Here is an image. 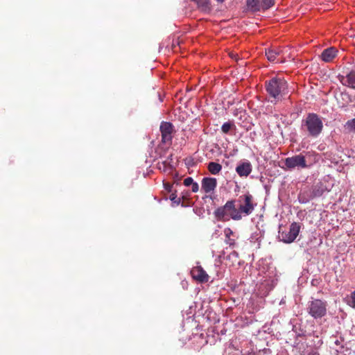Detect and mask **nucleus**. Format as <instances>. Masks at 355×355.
<instances>
[{"mask_svg": "<svg viewBox=\"0 0 355 355\" xmlns=\"http://www.w3.org/2000/svg\"><path fill=\"white\" fill-rule=\"evenodd\" d=\"M217 186V181L214 178H204L202 180V189L209 193L213 191Z\"/></svg>", "mask_w": 355, "mask_h": 355, "instance_id": "obj_10", "label": "nucleus"}, {"mask_svg": "<svg viewBox=\"0 0 355 355\" xmlns=\"http://www.w3.org/2000/svg\"><path fill=\"white\" fill-rule=\"evenodd\" d=\"M164 188L168 192H171V191L172 185L168 184V183L164 184Z\"/></svg>", "mask_w": 355, "mask_h": 355, "instance_id": "obj_25", "label": "nucleus"}, {"mask_svg": "<svg viewBox=\"0 0 355 355\" xmlns=\"http://www.w3.org/2000/svg\"><path fill=\"white\" fill-rule=\"evenodd\" d=\"M247 6L253 12L261 10V2L259 0H247Z\"/></svg>", "mask_w": 355, "mask_h": 355, "instance_id": "obj_15", "label": "nucleus"}, {"mask_svg": "<svg viewBox=\"0 0 355 355\" xmlns=\"http://www.w3.org/2000/svg\"><path fill=\"white\" fill-rule=\"evenodd\" d=\"M237 202L238 208L236 207L234 200H228L223 206L218 207L214 212L216 219L223 221L229 220L230 218L240 220L243 216L250 215L257 206V203L254 202L253 196L249 193L240 196Z\"/></svg>", "mask_w": 355, "mask_h": 355, "instance_id": "obj_1", "label": "nucleus"}, {"mask_svg": "<svg viewBox=\"0 0 355 355\" xmlns=\"http://www.w3.org/2000/svg\"><path fill=\"white\" fill-rule=\"evenodd\" d=\"M252 165L250 162H244L236 167V172L240 177H248L252 172Z\"/></svg>", "mask_w": 355, "mask_h": 355, "instance_id": "obj_11", "label": "nucleus"}, {"mask_svg": "<svg viewBox=\"0 0 355 355\" xmlns=\"http://www.w3.org/2000/svg\"><path fill=\"white\" fill-rule=\"evenodd\" d=\"M160 132L162 134V142L171 144L173 139V135L175 132L173 125L170 122L162 121L160 124Z\"/></svg>", "mask_w": 355, "mask_h": 355, "instance_id": "obj_7", "label": "nucleus"}, {"mask_svg": "<svg viewBox=\"0 0 355 355\" xmlns=\"http://www.w3.org/2000/svg\"><path fill=\"white\" fill-rule=\"evenodd\" d=\"M190 273L192 278L199 283H206L209 281V275L200 266H197L192 268Z\"/></svg>", "mask_w": 355, "mask_h": 355, "instance_id": "obj_8", "label": "nucleus"}, {"mask_svg": "<svg viewBox=\"0 0 355 355\" xmlns=\"http://www.w3.org/2000/svg\"><path fill=\"white\" fill-rule=\"evenodd\" d=\"M268 94L275 101L279 100L283 95L287 94V82L281 78H272L265 83Z\"/></svg>", "mask_w": 355, "mask_h": 355, "instance_id": "obj_3", "label": "nucleus"}, {"mask_svg": "<svg viewBox=\"0 0 355 355\" xmlns=\"http://www.w3.org/2000/svg\"><path fill=\"white\" fill-rule=\"evenodd\" d=\"M216 1H218V3H223L225 1V0H216Z\"/></svg>", "mask_w": 355, "mask_h": 355, "instance_id": "obj_26", "label": "nucleus"}, {"mask_svg": "<svg viewBox=\"0 0 355 355\" xmlns=\"http://www.w3.org/2000/svg\"><path fill=\"white\" fill-rule=\"evenodd\" d=\"M176 198H177V196L175 193H172L170 196L171 200L174 201V202H177L178 204H179L180 202V198H178V200H175Z\"/></svg>", "mask_w": 355, "mask_h": 355, "instance_id": "obj_24", "label": "nucleus"}, {"mask_svg": "<svg viewBox=\"0 0 355 355\" xmlns=\"http://www.w3.org/2000/svg\"><path fill=\"white\" fill-rule=\"evenodd\" d=\"M207 168L212 175H217L221 171L222 166L218 163L211 162L208 164Z\"/></svg>", "mask_w": 355, "mask_h": 355, "instance_id": "obj_17", "label": "nucleus"}, {"mask_svg": "<svg viewBox=\"0 0 355 355\" xmlns=\"http://www.w3.org/2000/svg\"><path fill=\"white\" fill-rule=\"evenodd\" d=\"M302 128L311 137H318L322 131L323 123L321 118L315 113H309L302 121Z\"/></svg>", "mask_w": 355, "mask_h": 355, "instance_id": "obj_2", "label": "nucleus"}, {"mask_svg": "<svg viewBox=\"0 0 355 355\" xmlns=\"http://www.w3.org/2000/svg\"><path fill=\"white\" fill-rule=\"evenodd\" d=\"M193 183V180L191 177H188V178H185L184 180V184L186 187L191 186Z\"/></svg>", "mask_w": 355, "mask_h": 355, "instance_id": "obj_22", "label": "nucleus"}, {"mask_svg": "<svg viewBox=\"0 0 355 355\" xmlns=\"http://www.w3.org/2000/svg\"><path fill=\"white\" fill-rule=\"evenodd\" d=\"M225 235V243L230 245V247L234 248L235 245V240L232 239L231 236L234 235V232L229 227L224 230Z\"/></svg>", "mask_w": 355, "mask_h": 355, "instance_id": "obj_16", "label": "nucleus"}, {"mask_svg": "<svg viewBox=\"0 0 355 355\" xmlns=\"http://www.w3.org/2000/svg\"><path fill=\"white\" fill-rule=\"evenodd\" d=\"M195 1L198 9L203 12H209L211 9V1L210 0H193Z\"/></svg>", "mask_w": 355, "mask_h": 355, "instance_id": "obj_14", "label": "nucleus"}, {"mask_svg": "<svg viewBox=\"0 0 355 355\" xmlns=\"http://www.w3.org/2000/svg\"><path fill=\"white\" fill-rule=\"evenodd\" d=\"M346 301L349 306L355 308V290L352 293L350 296L346 298Z\"/></svg>", "mask_w": 355, "mask_h": 355, "instance_id": "obj_20", "label": "nucleus"}, {"mask_svg": "<svg viewBox=\"0 0 355 355\" xmlns=\"http://www.w3.org/2000/svg\"><path fill=\"white\" fill-rule=\"evenodd\" d=\"M339 80L343 85L355 89V71H351L345 77L340 76Z\"/></svg>", "mask_w": 355, "mask_h": 355, "instance_id": "obj_13", "label": "nucleus"}, {"mask_svg": "<svg viewBox=\"0 0 355 355\" xmlns=\"http://www.w3.org/2000/svg\"><path fill=\"white\" fill-rule=\"evenodd\" d=\"M233 126H234L233 123L226 122L223 124L221 127V130L223 133L227 134Z\"/></svg>", "mask_w": 355, "mask_h": 355, "instance_id": "obj_19", "label": "nucleus"}, {"mask_svg": "<svg viewBox=\"0 0 355 355\" xmlns=\"http://www.w3.org/2000/svg\"><path fill=\"white\" fill-rule=\"evenodd\" d=\"M338 50L334 47L324 49L320 55L321 59L325 62H331L336 56Z\"/></svg>", "mask_w": 355, "mask_h": 355, "instance_id": "obj_12", "label": "nucleus"}, {"mask_svg": "<svg viewBox=\"0 0 355 355\" xmlns=\"http://www.w3.org/2000/svg\"><path fill=\"white\" fill-rule=\"evenodd\" d=\"M199 186L197 182H194L191 184V191L193 193H196L198 191Z\"/></svg>", "mask_w": 355, "mask_h": 355, "instance_id": "obj_23", "label": "nucleus"}, {"mask_svg": "<svg viewBox=\"0 0 355 355\" xmlns=\"http://www.w3.org/2000/svg\"><path fill=\"white\" fill-rule=\"evenodd\" d=\"M306 168L309 167L306 164V158L302 154L296 155L290 157H287L284 160V170H293L295 168Z\"/></svg>", "mask_w": 355, "mask_h": 355, "instance_id": "obj_5", "label": "nucleus"}, {"mask_svg": "<svg viewBox=\"0 0 355 355\" xmlns=\"http://www.w3.org/2000/svg\"><path fill=\"white\" fill-rule=\"evenodd\" d=\"M345 126L349 131L355 132V119L347 121Z\"/></svg>", "mask_w": 355, "mask_h": 355, "instance_id": "obj_21", "label": "nucleus"}, {"mask_svg": "<svg viewBox=\"0 0 355 355\" xmlns=\"http://www.w3.org/2000/svg\"><path fill=\"white\" fill-rule=\"evenodd\" d=\"M308 311L315 319L320 318L327 313V303L320 300H313L310 302Z\"/></svg>", "mask_w": 355, "mask_h": 355, "instance_id": "obj_4", "label": "nucleus"}, {"mask_svg": "<svg viewBox=\"0 0 355 355\" xmlns=\"http://www.w3.org/2000/svg\"><path fill=\"white\" fill-rule=\"evenodd\" d=\"M300 225L297 223H292L287 232H280L279 238L285 243H291L293 242L299 234Z\"/></svg>", "mask_w": 355, "mask_h": 355, "instance_id": "obj_6", "label": "nucleus"}, {"mask_svg": "<svg viewBox=\"0 0 355 355\" xmlns=\"http://www.w3.org/2000/svg\"><path fill=\"white\" fill-rule=\"evenodd\" d=\"M275 4V0H262L261 1V9L266 10L273 6Z\"/></svg>", "mask_w": 355, "mask_h": 355, "instance_id": "obj_18", "label": "nucleus"}, {"mask_svg": "<svg viewBox=\"0 0 355 355\" xmlns=\"http://www.w3.org/2000/svg\"><path fill=\"white\" fill-rule=\"evenodd\" d=\"M282 51L279 49H269L266 51V55L268 60L272 62L281 63L284 62V58L281 57Z\"/></svg>", "mask_w": 355, "mask_h": 355, "instance_id": "obj_9", "label": "nucleus"}]
</instances>
